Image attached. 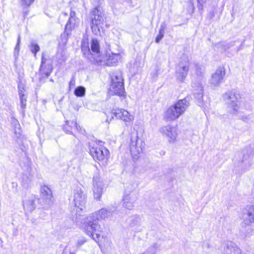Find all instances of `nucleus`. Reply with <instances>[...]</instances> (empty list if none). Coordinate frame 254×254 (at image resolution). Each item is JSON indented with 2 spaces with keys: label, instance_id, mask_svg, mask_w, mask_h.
Listing matches in <instances>:
<instances>
[{
  "label": "nucleus",
  "instance_id": "obj_34",
  "mask_svg": "<svg viewBox=\"0 0 254 254\" xmlns=\"http://www.w3.org/2000/svg\"><path fill=\"white\" fill-rule=\"evenodd\" d=\"M34 0H21V4L23 5L29 6L30 5Z\"/></svg>",
  "mask_w": 254,
  "mask_h": 254
},
{
  "label": "nucleus",
  "instance_id": "obj_47",
  "mask_svg": "<svg viewBox=\"0 0 254 254\" xmlns=\"http://www.w3.org/2000/svg\"><path fill=\"white\" fill-rule=\"evenodd\" d=\"M64 13V15H65V16H66V15H67V13Z\"/></svg>",
  "mask_w": 254,
  "mask_h": 254
},
{
  "label": "nucleus",
  "instance_id": "obj_35",
  "mask_svg": "<svg viewBox=\"0 0 254 254\" xmlns=\"http://www.w3.org/2000/svg\"><path fill=\"white\" fill-rule=\"evenodd\" d=\"M166 26H167V25H166V22H163L160 25L159 31L161 32L165 33V30L166 28Z\"/></svg>",
  "mask_w": 254,
  "mask_h": 254
},
{
  "label": "nucleus",
  "instance_id": "obj_31",
  "mask_svg": "<svg viewBox=\"0 0 254 254\" xmlns=\"http://www.w3.org/2000/svg\"><path fill=\"white\" fill-rule=\"evenodd\" d=\"M33 177L32 176H30L27 179H25V178H23L22 181V185L27 188L28 187L29 184L32 181Z\"/></svg>",
  "mask_w": 254,
  "mask_h": 254
},
{
  "label": "nucleus",
  "instance_id": "obj_16",
  "mask_svg": "<svg viewBox=\"0 0 254 254\" xmlns=\"http://www.w3.org/2000/svg\"><path fill=\"white\" fill-rule=\"evenodd\" d=\"M243 222L246 225L254 224V205L249 206L243 215Z\"/></svg>",
  "mask_w": 254,
  "mask_h": 254
},
{
  "label": "nucleus",
  "instance_id": "obj_6",
  "mask_svg": "<svg viewBox=\"0 0 254 254\" xmlns=\"http://www.w3.org/2000/svg\"><path fill=\"white\" fill-rule=\"evenodd\" d=\"M111 118L109 120L107 118L106 122L109 123L115 116L117 119L124 121L126 126L130 124L133 121V116L128 111L123 109H113L109 113Z\"/></svg>",
  "mask_w": 254,
  "mask_h": 254
},
{
  "label": "nucleus",
  "instance_id": "obj_25",
  "mask_svg": "<svg viewBox=\"0 0 254 254\" xmlns=\"http://www.w3.org/2000/svg\"><path fill=\"white\" fill-rule=\"evenodd\" d=\"M25 90L23 88L21 89V87H19V95L20 99V104L21 108L24 110L26 107V96L25 94Z\"/></svg>",
  "mask_w": 254,
  "mask_h": 254
},
{
  "label": "nucleus",
  "instance_id": "obj_42",
  "mask_svg": "<svg viewBox=\"0 0 254 254\" xmlns=\"http://www.w3.org/2000/svg\"><path fill=\"white\" fill-rule=\"evenodd\" d=\"M111 84H114L115 85H118V86L119 85H124L123 82H120V81H118V82H115V81L111 82Z\"/></svg>",
  "mask_w": 254,
  "mask_h": 254
},
{
  "label": "nucleus",
  "instance_id": "obj_8",
  "mask_svg": "<svg viewBox=\"0 0 254 254\" xmlns=\"http://www.w3.org/2000/svg\"><path fill=\"white\" fill-rule=\"evenodd\" d=\"M144 145V142L139 138L137 135L132 136L131 137L130 144V151L132 157L137 158L138 155L142 152Z\"/></svg>",
  "mask_w": 254,
  "mask_h": 254
},
{
  "label": "nucleus",
  "instance_id": "obj_19",
  "mask_svg": "<svg viewBox=\"0 0 254 254\" xmlns=\"http://www.w3.org/2000/svg\"><path fill=\"white\" fill-rule=\"evenodd\" d=\"M195 88H196L193 90V95L199 106H201L203 104V87L201 83H199Z\"/></svg>",
  "mask_w": 254,
  "mask_h": 254
},
{
  "label": "nucleus",
  "instance_id": "obj_23",
  "mask_svg": "<svg viewBox=\"0 0 254 254\" xmlns=\"http://www.w3.org/2000/svg\"><path fill=\"white\" fill-rule=\"evenodd\" d=\"M141 219L137 215L132 216L130 218V222L129 223V227L134 230H137L138 228L140 226Z\"/></svg>",
  "mask_w": 254,
  "mask_h": 254
},
{
  "label": "nucleus",
  "instance_id": "obj_39",
  "mask_svg": "<svg viewBox=\"0 0 254 254\" xmlns=\"http://www.w3.org/2000/svg\"><path fill=\"white\" fill-rule=\"evenodd\" d=\"M20 42V35L18 36V39H17V44L15 47V50H18L19 48V44Z\"/></svg>",
  "mask_w": 254,
  "mask_h": 254
},
{
  "label": "nucleus",
  "instance_id": "obj_24",
  "mask_svg": "<svg viewBox=\"0 0 254 254\" xmlns=\"http://www.w3.org/2000/svg\"><path fill=\"white\" fill-rule=\"evenodd\" d=\"M226 254H240L241 250L238 248L235 244L232 242H230L227 244L226 249Z\"/></svg>",
  "mask_w": 254,
  "mask_h": 254
},
{
  "label": "nucleus",
  "instance_id": "obj_48",
  "mask_svg": "<svg viewBox=\"0 0 254 254\" xmlns=\"http://www.w3.org/2000/svg\"><path fill=\"white\" fill-rule=\"evenodd\" d=\"M229 48V47H227V48H225L224 50H226V49H227V48Z\"/></svg>",
  "mask_w": 254,
  "mask_h": 254
},
{
  "label": "nucleus",
  "instance_id": "obj_22",
  "mask_svg": "<svg viewBox=\"0 0 254 254\" xmlns=\"http://www.w3.org/2000/svg\"><path fill=\"white\" fill-rule=\"evenodd\" d=\"M79 22L78 18H69L65 27V32L67 35H68V32L78 25Z\"/></svg>",
  "mask_w": 254,
  "mask_h": 254
},
{
  "label": "nucleus",
  "instance_id": "obj_18",
  "mask_svg": "<svg viewBox=\"0 0 254 254\" xmlns=\"http://www.w3.org/2000/svg\"><path fill=\"white\" fill-rule=\"evenodd\" d=\"M36 198L35 196H31L26 198L23 201V208L25 211L31 212L35 209Z\"/></svg>",
  "mask_w": 254,
  "mask_h": 254
},
{
  "label": "nucleus",
  "instance_id": "obj_29",
  "mask_svg": "<svg viewBox=\"0 0 254 254\" xmlns=\"http://www.w3.org/2000/svg\"><path fill=\"white\" fill-rule=\"evenodd\" d=\"M74 93L77 97H83L85 93V88L83 86H78L75 88Z\"/></svg>",
  "mask_w": 254,
  "mask_h": 254
},
{
  "label": "nucleus",
  "instance_id": "obj_10",
  "mask_svg": "<svg viewBox=\"0 0 254 254\" xmlns=\"http://www.w3.org/2000/svg\"><path fill=\"white\" fill-rule=\"evenodd\" d=\"M160 131L168 138L170 143H174L176 141L178 135L177 129L176 127L170 125L164 126L160 128Z\"/></svg>",
  "mask_w": 254,
  "mask_h": 254
},
{
  "label": "nucleus",
  "instance_id": "obj_32",
  "mask_svg": "<svg viewBox=\"0 0 254 254\" xmlns=\"http://www.w3.org/2000/svg\"><path fill=\"white\" fill-rule=\"evenodd\" d=\"M13 127H14V132H15V134L17 136H18L19 135H20L21 134V129L20 124H19L18 126H14Z\"/></svg>",
  "mask_w": 254,
  "mask_h": 254
},
{
  "label": "nucleus",
  "instance_id": "obj_27",
  "mask_svg": "<svg viewBox=\"0 0 254 254\" xmlns=\"http://www.w3.org/2000/svg\"><path fill=\"white\" fill-rule=\"evenodd\" d=\"M194 66L195 67V74L198 77H202L204 73V67L198 63H195Z\"/></svg>",
  "mask_w": 254,
  "mask_h": 254
},
{
  "label": "nucleus",
  "instance_id": "obj_21",
  "mask_svg": "<svg viewBox=\"0 0 254 254\" xmlns=\"http://www.w3.org/2000/svg\"><path fill=\"white\" fill-rule=\"evenodd\" d=\"M109 90L111 93L120 96H123L125 92L124 85L118 86L114 84H111Z\"/></svg>",
  "mask_w": 254,
  "mask_h": 254
},
{
  "label": "nucleus",
  "instance_id": "obj_9",
  "mask_svg": "<svg viewBox=\"0 0 254 254\" xmlns=\"http://www.w3.org/2000/svg\"><path fill=\"white\" fill-rule=\"evenodd\" d=\"M73 202L75 207L82 210L85 208L86 196L83 190L77 188L74 190Z\"/></svg>",
  "mask_w": 254,
  "mask_h": 254
},
{
  "label": "nucleus",
  "instance_id": "obj_26",
  "mask_svg": "<svg viewBox=\"0 0 254 254\" xmlns=\"http://www.w3.org/2000/svg\"><path fill=\"white\" fill-rule=\"evenodd\" d=\"M136 186L134 184L127 185L125 190L124 195H131L132 194H137L135 191Z\"/></svg>",
  "mask_w": 254,
  "mask_h": 254
},
{
  "label": "nucleus",
  "instance_id": "obj_41",
  "mask_svg": "<svg viewBox=\"0 0 254 254\" xmlns=\"http://www.w3.org/2000/svg\"><path fill=\"white\" fill-rule=\"evenodd\" d=\"M86 241L85 240H81L78 241L77 243V246L80 247V246L82 245Z\"/></svg>",
  "mask_w": 254,
  "mask_h": 254
},
{
  "label": "nucleus",
  "instance_id": "obj_43",
  "mask_svg": "<svg viewBox=\"0 0 254 254\" xmlns=\"http://www.w3.org/2000/svg\"><path fill=\"white\" fill-rule=\"evenodd\" d=\"M74 84H75V80L73 78V79H72L70 81V82H69V86L70 87V86H72V85H74Z\"/></svg>",
  "mask_w": 254,
  "mask_h": 254
},
{
  "label": "nucleus",
  "instance_id": "obj_13",
  "mask_svg": "<svg viewBox=\"0 0 254 254\" xmlns=\"http://www.w3.org/2000/svg\"><path fill=\"white\" fill-rule=\"evenodd\" d=\"M225 75V70L223 67H219L212 75L210 79V84L216 86L220 84Z\"/></svg>",
  "mask_w": 254,
  "mask_h": 254
},
{
  "label": "nucleus",
  "instance_id": "obj_45",
  "mask_svg": "<svg viewBox=\"0 0 254 254\" xmlns=\"http://www.w3.org/2000/svg\"><path fill=\"white\" fill-rule=\"evenodd\" d=\"M28 14V11H25L23 12V15H24V17H25Z\"/></svg>",
  "mask_w": 254,
  "mask_h": 254
},
{
  "label": "nucleus",
  "instance_id": "obj_12",
  "mask_svg": "<svg viewBox=\"0 0 254 254\" xmlns=\"http://www.w3.org/2000/svg\"><path fill=\"white\" fill-rule=\"evenodd\" d=\"M90 153L94 160L98 161L103 160L107 156L108 151L104 147L97 148L92 147L90 149Z\"/></svg>",
  "mask_w": 254,
  "mask_h": 254
},
{
  "label": "nucleus",
  "instance_id": "obj_28",
  "mask_svg": "<svg viewBox=\"0 0 254 254\" xmlns=\"http://www.w3.org/2000/svg\"><path fill=\"white\" fill-rule=\"evenodd\" d=\"M123 82L122 73L120 71H117L113 74L112 76L111 82Z\"/></svg>",
  "mask_w": 254,
  "mask_h": 254
},
{
  "label": "nucleus",
  "instance_id": "obj_11",
  "mask_svg": "<svg viewBox=\"0 0 254 254\" xmlns=\"http://www.w3.org/2000/svg\"><path fill=\"white\" fill-rule=\"evenodd\" d=\"M93 187L94 198L99 199L103 193V183L100 177L98 175L93 177Z\"/></svg>",
  "mask_w": 254,
  "mask_h": 254
},
{
  "label": "nucleus",
  "instance_id": "obj_44",
  "mask_svg": "<svg viewBox=\"0 0 254 254\" xmlns=\"http://www.w3.org/2000/svg\"><path fill=\"white\" fill-rule=\"evenodd\" d=\"M198 2L201 5H202L204 2V0H198Z\"/></svg>",
  "mask_w": 254,
  "mask_h": 254
},
{
  "label": "nucleus",
  "instance_id": "obj_4",
  "mask_svg": "<svg viewBox=\"0 0 254 254\" xmlns=\"http://www.w3.org/2000/svg\"><path fill=\"white\" fill-rule=\"evenodd\" d=\"M90 19L92 32L96 35H100L105 19L103 8L101 7L94 8L90 13Z\"/></svg>",
  "mask_w": 254,
  "mask_h": 254
},
{
  "label": "nucleus",
  "instance_id": "obj_40",
  "mask_svg": "<svg viewBox=\"0 0 254 254\" xmlns=\"http://www.w3.org/2000/svg\"><path fill=\"white\" fill-rule=\"evenodd\" d=\"M250 119V116H243L242 118V120L245 122H248Z\"/></svg>",
  "mask_w": 254,
  "mask_h": 254
},
{
  "label": "nucleus",
  "instance_id": "obj_38",
  "mask_svg": "<svg viewBox=\"0 0 254 254\" xmlns=\"http://www.w3.org/2000/svg\"><path fill=\"white\" fill-rule=\"evenodd\" d=\"M70 124H71V125H73L74 128L76 129L79 130V128H80V127L77 125L76 122H70Z\"/></svg>",
  "mask_w": 254,
  "mask_h": 254
},
{
  "label": "nucleus",
  "instance_id": "obj_7",
  "mask_svg": "<svg viewBox=\"0 0 254 254\" xmlns=\"http://www.w3.org/2000/svg\"><path fill=\"white\" fill-rule=\"evenodd\" d=\"M223 97L231 113H236L240 104L239 95L234 92H228L225 93Z\"/></svg>",
  "mask_w": 254,
  "mask_h": 254
},
{
  "label": "nucleus",
  "instance_id": "obj_36",
  "mask_svg": "<svg viewBox=\"0 0 254 254\" xmlns=\"http://www.w3.org/2000/svg\"><path fill=\"white\" fill-rule=\"evenodd\" d=\"M11 122V124L12 125V126L13 127L15 126H19V123L16 119H15L14 118H12Z\"/></svg>",
  "mask_w": 254,
  "mask_h": 254
},
{
  "label": "nucleus",
  "instance_id": "obj_37",
  "mask_svg": "<svg viewBox=\"0 0 254 254\" xmlns=\"http://www.w3.org/2000/svg\"><path fill=\"white\" fill-rule=\"evenodd\" d=\"M69 18H77L76 17V13L74 11L71 10L70 13V17Z\"/></svg>",
  "mask_w": 254,
  "mask_h": 254
},
{
  "label": "nucleus",
  "instance_id": "obj_30",
  "mask_svg": "<svg viewBox=\"0 0 254 254\" xmlns=\"http://www.w3.org/2000/svg\"><path fill=\"white\" fill-rule=\"evenodd\" d=\"M30 50L32 53L34 54V56H36V53L40 50V47L37 44L32 42L30 43Z\"/></svg>",
  "mask_w": 254,
  "mask_h": 254
},
{
  "label": "nucleus",
  "instance_id": "obj_49",
  "mask_svg": "<svg viewBox=\"0 0 254 254\" xmlns=\"http://www.w3.org/2000/svg\"><path fill=\"white\" fill-rule=\"evenodd\" d=\"M217 45H218V46H219L220 45V44H219Z\"/></svg>",
  "mask_w": 254,
  "mask_h": 254
},
{
  "label": "nucleus",
  "instance_id": "obj_1",
  "mask_svg": "<svg viewBox=\"0 0 254 254\" xmlns=\"http://www.w3.org/2000/svg\"><path fill=\"white\" fill-rule=\"evenodd\" d=\"M113 212L114 210L111 209L108 210L102 208L87 217L80 227L87 235L91 237L96 242H98L100 237V234L98 232L101 231V227L98 224V220L110 218L113 215Z\"/></svg>",
  "mask_w": 254,
  "mask_h": 254
},
{
  "label": "nucleus",
  "instance_id": "obj_15",
  "mask_svg": "<svg viewBox=\"0 0 254 254\" xmlns=\"http://www.w3.org/2000/svg\"><path fill=\"white\" fill-rule=\"evenodd\" d=\"M138 198L137 194H132L131 195H124L123 207L128 210H132Z\"/></svg>",
  "mask_w": 254,
  "mask_h": 254
},
{
  "label": "nucleus",
  "instance_id": "obj_33",
  "mask_svg": "<svg viewBox=\"0 0 254 254\" xmlns=\"http://www.w3.org/2000/svg\"><path fill=\"white\" fill-rule=\"evenodd\" d=\"M164 33L159 31V34L155 39V42L158 43L163 38Z\"/></svg>",
  "mask_w": 254,
  "mask_h": 254
},
{
  "label": "nucleus",
  "instance_id": "obj_17",
  "mask_svg": "<svg viewBox=\"0 0 254 254\" xmlns=\"http://www.w3.org/2000/svg\"><path fill=\"white\" fill-rule=\"evenodd\" d=\"M84 43V46L85 47H87V48L89 49L90 53L92 55L93 54V57H95L96 59L97 58V57H99V56H101L100 53V45L99 41L97 39H92L91 42V52L89 48L88 47V42H85L84 41H83L82 42V48L83 47V45Z\"/></svg>",
  "mask_w": 254,
  "mask_h": 254
},
{
  "label": "nucleus",
  "instance_id": "obj_14",
  "mask_svg": "<svg viewBox=\"0 0 254 254\" xmlns=\"http://www.w3.org/2000/svg\"><path fill=\"white\" fill-rule=\"evenodd\" d=\"M41 197L48 205H51L53 202L54 198L52 191L47 186H44L41 187Z\"/></svg>",
  "mask_w": 254,
  "mask_h": 254
},
{
  "label": "nucleus",
  "instance_id": "obj_20",
  "mask_svg": "<svg viewBox=\"0 0 254 254\" xmlns=\"http://www.w3.org/2000/svg\"><path fill=\"white\" fill-rule=\"evenodd\" d=\"M47 61V59L44 58V54H42V61L40 70L42 74L46 75L47 77H48L51 74L52 68L50 65H48V67L46 68L47 65H45V64Z\"/></svg>",
  "mask_w": 254,
  "mask_h": 254
},
{
  "label": "nucleus",
  "instance_id": "obj_5",
  "mask_svg": "<svg viewBox=\"0 0 254 254\" xmlns=\"http://www.w3.org/2000/svg\"><path fill=\"white\" fill-rule=\"evenodd\" d=\"M190 66V60L188 56L183 55L176 66V76L179 81H184L187 76Z\"/></svg>",
  "mask_w": 254,
  "mask_h": 254
},
{
  "label": "nucleus",
  "instance_id": "obj_3",
  "mask_svg": "<svg viewBox=\"0 0 254 254\" xmlns=\"http://www.w3.org/2000/svg\"><path fill=\"white\" fill-rule=\"evenodd\" d=\"M189 106V103L186 98L179 100L167 109L164 113L165 120L167 121L176 120L185 113Z\"/></svg>",
  "mask_w": 254,
  "mask_h": 254
},
{
  "label": "nucleus",
  "instance_id": "obj_46",
  "mask_svg": "<svg viewBox=\"0 0 254 254\" xmlns=\"http://www.w3.org/2000/svg\"><path fill=\"white\" fill-rule=\"evenodd\" d=\"M65 129V131L67 133H71V131L70 130H69L68 129H66V128H64Z\"/></svg>",
  "mask_w": 254,
  "mask_h": 254
},
{
  "label": "nucleus",
  "instance_id": "obj_2",
  "mask_svg": "<svg viewBox=\"0 0 254 254\" xmlns=\"http://www.w3.org/2000/svg\"><path fill=\"white\" fill-rule=\"evenodd\" d=\"M82 52L91 63L98 65L114 66L116 64L121 58V55L119 54H109L99 56L97 57L98 59H96L93 57V54L90 53L89 49L87 48V47H85L84 45H83Z\"/></svg>",
  "mask_w": 254,
  "mask_h": 254
}]
</instances>
